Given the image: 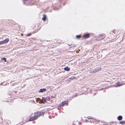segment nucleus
Returning <instances> with one entry per match:
<instances>
[{
    "instance_id": "obj_10",
    "label": "nucleus",
    "mask_w": 125,
    "mask_h": 125,
    "mask_svg": "<svg viewBox=\"0 0 125 125\" xmlns=\"http://www.w3.org/2000/svg\"><path fill=\"white\" fill-rule=\"evenodd\" d=\"M64 69L65 71H69L70 69L68 67H67L64 68Z\"/></svg>"
},
{
    "instance_id": "obj_4",
    "label": "nucleus",
    "mask_w": 125,
    "mask_h": 125,
    "mask_svg": "<svg viewBox=\"0 0 125 125\" xmlns=\"http://www.w3.org/2000/svg\"><path fill=\"white\" fill-rule=\"evenodd\" d=\"M105 36L104 34L101 35L98 37L99 40H102L104 39V38H105Z\"/></svg>"
},
{
    "instance_id": "obj_13",
    "label": "nucleus",
    "mask_w": 125,
    "mask_h": 125,
    "mask_svg": "<svg viewBox=\"0 0 125 125\" xmlns=\"http://www.w3.org/2000/svg\"><path fill=\"white\" fill-rule=\"evenodd\" d=\"M81 36L80 35H77L76 36V37L77 39H79L81 37Z\"/></svg>"
},
{
    "instance_id": "obj_16",
    "label": "nucleus",
    "mask_w": 125,
    "mask_h": 125,
    "mask_svg": "<svg viewBox=\"0 0 125 125\" xmlns=\"http://www.w3.org/2000/svg\"><path fill=\"white\" fill-rule=\"evenodd\" d=\"M1 59L2 60H4L5 62H6L7 60H6V58H1Z\"/></svg>"
},
{
    "instance_id": "obj_21",
    "label": "nucleus",
    "mask_w": 125,
    "mask_h": 125,
    "mask_svg": "<svg viewBox=\"0 0 125 125\" xmlns=\"http://www.w3.org/2000/svg\"><path fill=\"white\" fill-rule=\"evenodd\" d=\"M69 45V46H71V45L70 44Z\"/></svg>"
},
{
    "instance_id": "obj_15",
    "label": "nucleus",
    "mask_w": 125,
    "mask_h": 125,
    "mask_svg": "<svg viewBox=\"0 0 125 125\" xmlns=\"http://www.w3.org/2000/svg\"><path fill=\"white\" fill-rule=\"evenodd\" d=\"M87 118L89 119H91V120L93 118L91 116H89L87 117Z\"/></svg>"
},
{
    "instance_id": "obj_8",
    "label": "nucleus",
    "mask_w": 125,
    "mask_h": 125,
    "mask_svg": "<svg viewBox=\"0 0 125 125\" xmlns=\"http://www.w3.org/2000/svg\"><path fill=\"white\" fill-rule=\"evenodd\" d=\"M122 85V84H120V82H117L116 83V85H115V86L116 87H117L121 86Z\"/></svg>"
},
{
    "instance_id": "obj_7",
    "label": "nucleus",
    "mask_w": 125,
    "mask_h": 125,
    "mask_svg": "<svg viewBox=\"0 0 125 125\" xmlns=\"http://www.w3.org/2000/svg\"><path fill=\"white\" fill-rule=\"evenodd\" d=\"M46 90V89L45 88L41 89L39 91V93L43 92H44Z\"/></svg>"
},
{
    "instance_id": "obj_17",
    "label": "nucleus",
    "mask_w": 125,
    "mask_h": 125,
    "mask_svg": "<svg viewBox=\"0 0 125 125\" xmlns=\"http://www.w3.org/2000/svg\"><path fill=\"white\" fill-rule=\"evenodd\" d=\"M75 78V77H73L69 78L70 79H73Z\"/></svg>"
},
{
    "instance_id": "obj_14",
    "label": "nucleus",
    "mask_w": 125,
    "mask_h": 125,
    "mask_svg": "<svg viewBox=\"0 0 125 125\" xmlns=\"http://www.w3.org/2000/svg\"><path fill=\"white\" fill-rule=\"evenodd\" d=\"M90 34L86 33V38H89L90 37Z\"/></svg>"
},
{
    "instance_id": "obj_22",
    "label": "nucleus",
    "mask_w": 125,
    "mask_h": 125,
    "mask_svg": "<svg viewBox=\"0 0 125 125\" xmlns=\"http://www.w3.org/2000/svg\"><path fill=\"white\" fill-rule=\"evenodd\" d=\"M86 122H87V121H87V120H86Z\"/></svg>"
},
{
    "instance_id": "obj_6",
    "label": "nucleus",
    "mask_w": 125,
    "mask_h": 125,
    "mask_svg": "<svg viewBox=\"0 0 125 125\" xmlns=\"http://www.w3.org/2000/svg\"><path fill=\"white\" fill-rule=\"evenodd\" d=\"M46 100L45 98L42 97V99L41 100V102L42 103H44L46 102Z\"/></svg>"
},
{
    "instance_id": "obj_19",
    "label": "nucleus",
    "mask_w": 125,
    "mask_h": 125,
    "mask_svg": "<svg viewBox=\"0 0 125 125\" xmlns=\"http://www.w3.org/2000/svg\"><path fill=\"white\" fill-rule=\"evenodd\" d=\"M31 33H29L27 35V36H29L30 35H31Z\"/></svg>"
},
{
    "instance_id": "obj_2",
    "label": "nucleus",
    "mask_w": 125,
    "mask_h": 125,
    "mask_svg": "<svg viewBox=\"0 0 125 125\" xmlns=\"http://www.w3.org/2000/svg\"><path fill=\"white\" fill-rule=\"evenodd\" d=\"M9 41V39L8 38H6L2 41H0V45H2L5 43H7Z\"/></svg>"
},
{
    "instance_id": "obj_5",
    "label": "nucleus",
    "mask_w": 125,
    "mask_h": 125,
    "mask_svg": "<svg viewBox=\"0 0 125 125\" xmlns=\"http://www.w3.org/2000/svg\"><path fill=\"white\" fill-rule=\"evenodd\" d=\"M90 122H93L94 124L97 123L99 122L98 121H97L95 119L93 118L92 120L89 121Z\"/></svg>"
},
{
    "instance_id": "obj_12",
    "label": "nucleus",
    "mask_w": 125,
    "mask_h": 125,
    "mask_svg": "<svg viewBox=\"0 0 125 125\" xmlns=\"http://www.w3.org/2000/svg\"><path fill=\"white\" fill-rule=\"evenodd\" d=\"M120 123L121 124H125V121H123L120 122Z\"/></svg>"
},
{
    "instance_id": "obj_20",
    "label": "nucleus",
    "mask_w": 125,
    "mask_h": 125,
    "mask_svg": "<svg viewBox=\"0 0 125 125\" xmlns=\"http://www.w3.org/2000/svg\"><path fill=\"white\" fill-rule=\"evenodd\" d=\"M40 99L39 98H38V99H37V100H38V99Z\"/></svg>"
},
{
    "instance_id": "obj_1",
    "label": "nucleus",
    "mask_w": 125,
    "mask_h": 125,
    "mask_svg": "<svg viewBox=\"0 0 125 125\" xmlns=\"http://www.w3.org/2000/svg\"><path fill=\"white\" fill-rule=\"evenodd\" d=\"M44 113L42 112H38L34 114V117H33L30 118L29 119V121H31L37 119L41 115H42L44 114Z\"/></svg>"
},
{
    "instance_id": "obj_11",
    "label": "nucleus",
    "mask_w": 125,
    "mask_h": 125,
    "mask_svg": "<svg viewBox=\"0 0 125 125\" xmlns=\"http://www.w3.org/2000/svg\"><path fill=\"white\" fill-rule=\"evenodd\" d=\"M46 18V16L45 15H43V17L42 18V19L44 21H45Z\"/></svg>"
},
{
    "instance_id": "obj_3",
    "label": "nucleus",
    "mask_w": 125,
    "mask_h": 125,
    "mask_svg": "<svg viewBox=\"0 0 125 125\" xmlns=\"http://www.w3.org/2000/svg\"><path fill=\"white\" fill-rule=\"evenodd\" d=\"M68 102V101H65L62 102L60 103L58 105V107H62L64 106L65 104H67Z\"/></svg>"
},
{
    "instance_id": "obj_9",
    "label": "nucleus",
    "mask_w": 125,
    "mask_h": 125,
    "mask_svg": "<svg viewBox=\"0 0 125 125\" xmlns=\"http://www.w3.org/2000/svg\"><path fill=\"white\" fill-rule=\"evenodd\" d=\"M122 116H121L120 115L117 117V119L119 120H121L122 119Z\"/></svg>"
},
{
    "instance_id": "obj_23",
    "label": "nucleus",
    "mask_w": 125,
    "mask_h": 125,
    "mask_svg": "<svg viewBox=\"0 0 125 125\" xmlns=\"http://www.w3.org/2000/svg\"><path fill=\"white\" fill-rule=\"evenodd\" d=\"M104 125L103 124H102L101 125Z\"/></svg>"
},
{
    "instance_id": "obj_18",
    "label": "nucleus",
    "mask_w": 125,
    "mask_h": 125,
    "mask_svg": "<svg viewBox=\"0 0 125 125\" xmlns=\"http://www.w3.org/2000/svg\"><path fill=\"white\" fill-rule=\"evenodd\" d=\"M83 37L85 39L86 38V34H85L83 35Z\"/></svg>"
}]
</instances>
